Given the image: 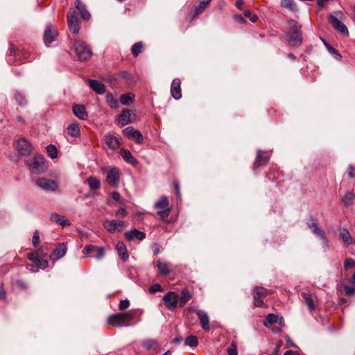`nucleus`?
<instances>
[{"label":"nucleus","instance_id":"nucleus-1","mask_svg":"<svg viewBox=\"0 0 355 355\" xmlns=\"http://www.w3.org/2000/svg\"><path fill=\"white\" fill-rule=\"evenodd\" d=\"M290 31L286 33V40L293 46H299L302 43L301 26L295 20L288 22Z\"/></svg>","mask_w":355,"mask_h":355},{"label":"nucleus","instance_id":"nucleus-2","mask_svg":"<svg viewBox=\"0 0 355 355\" xmlns=\"http://www.w3.org/2000/svg\"><path fill=\"white\" fill-rule=\"evenodd\" d=\"M26 166L31 173L40 174L47 169L45 159L40 155H35L26 161Z\"/></svg>","mask_w":355,"mask_h":355},{"label":"nucleus","instance_id":"nucleus-3","mask_svg":"<svg viewBox=\"0 0 355 355\" xmlns=\"http://www.w3.org/2000/svg\"><path fill=\"white\" fill-rule=\"evenodd\" d=\"M133 318L134 314L130 311L120 312L110 315L107 318V322L115 327H127L129 324L125 322H130Z\"/></svg>","mask_w":355,"mask_h":355},{"label":"nucleus","instance_id":"nucleus-4","mask_svg":"<svg viewBox=\"0 0 355 355\" xmlns=\"http://www.w3.org/2000/svg\"><path fill=\"white\" fill-rule=\"evenodd\" d=\"M73 47L76 55L79 60L85 61L89 58L92 52L88 45L83 41L75 40L73 42Z\"/></svg>","mask_w":355,"mask_h":355},{"label":"nucleus","instance_id":"nucleus-5","mask_svg":"<svg viewBox=\"0 0 355 355\" xmlns=\"http://www.w3.org/2000/svg\"><path fill=\"white\" fill-rule=\"evenodd\" d=\"M155 207L158 209L157 214L162 219H166L168 217L171 212V208L169 207V201L166 196H161L155 204Z\"/></svg>","mask_w":355,"mask_h":355},{"label":"nucleus","instance_id":"nucleus-6","mask_svg":"<svg viewBox=\"0 0 355 355\" xmlns=\"http://www.w3.org/2000/svg\"><path fill=\"white\" fill-rule=\"evenodd\" d=\"M306 225L312 233L318 236L322 239L324 247L327 248L328 246V239L324 231L319 226L317 219L311 217L310 222H307Z\"/></svg>","mask_w":355,"mask_h":355},{"label":"nucleus","instance_id":"nucleus-7","mask_svg":"<svg viewBox=\"0 0 355 355\" xmlns=\"http://www.w3.org/2000/svg\"><path fill=\"white\" fill-rule=\"evenodd\" d=\"M84 254L98 260L101 259L105 255V250L103 247H97L93 245H87L83 250Z\"/></svg>","mask_w":355,"mask_h":355},{"label":"nucleus","instance_id":"nucleus-8","mask_svg":"<svg viewBox=\"0 0 355 355\" xmlns=\"http://www.w3.org/2000/svg\"><path fill=\"white\" fill-rule=\"evenodd\" d=\"M36 184L41 189L48 191H55L58 188V185L55 180L44 178L37 179Z\"/></svg>","mask_w":355,"mask_h":355},{"label":"nucleus","instance_id":"nucleus-9","mask_svg":"<svg viewBox=\"0 0 355 355\" xmlns=\"http://www.w3.org/2000/svg\"><path fill=\"white\" fill-rule=\"evenodd\" d=\"M268 292L266 288L263 287H255L253 291V299L254 304L256 306H261L263 304V299L266 297Z\"/></svg>","mask_w":355,"mask_h":355},{"label":"nucleus","instance_id":"nucleus-10","mask_svg":"<svg viewBox=\"0 0 355 355\" xmlns=\"http://www.w3.org/2000/svg\"><path fill=\"white\" fill-rule=\"evenodd\" d=\"M67 22L69 30L75 34L79 32V24L78 17L76 16V10L70 9L67 15Z\"/></svg>","mask_w":355,"mask_h":355},{"label":"nucleus","instance_id":"nucleus-11","mask_svg":"<svg viewBox=\"0 0 355 355\" xmlns=\"http://www.w3.org/2000/svg\"><path fill=\"white\" fill-rule=\"evenodd\" d=\"M120 175L117 168L114 167L107 171L106 181L112 187H117L119 184Z\"/></svg>","mask_w":355,"mask_h":355},{"label":"nucleus","instance_id":"nucleus-12","mask_svg":"<svg viewBox=\"0 0 355 355\" xmlns=\"http://www.w3.org/2000/svg\"><path fill=\"white\" fill-rule=\"evenodd\" d=\"M178 300V295L172 291L167 293L163 297L166 306L170 310H173L176 308Z\"/></svg>","mask_w":355,"mask_h":355},{"label":"nucleus","instance_id":"nucleus-13","mask_svg":"<svg viewBox=\"0 0 355 355\" xmlns=\"http://www.w3.org/2000/svg\"><path fill=\"white\" fill-rule=\"evenodd\" d=\"M329 21L335 30H336L338 32L343 35H348L349 32L347 26L343 23H342L336 17H335L332 14L329 15Z\"/></svg>","mask_w":355,"mask_h":355},{"label":"nucleus","instance_id":"nucleus-14","mask_svg":"<svg viewBox=\"0 0 355 355\" xmlns=\"http://www.w3.org/2000/svg\"><path fill=\"white\" fill-rule=\"evenodd\" d=\"M123 221L120 220H105L103 227L110 232L114 233L116 231L121 232L123 227Z\"/></svg>","mask_w":355,"mask_h":355},{"label":"nucleus","instance_id":"nucleus-15","mask_svg":"<svg viewBox=\"0 0 355 355\" xmlns=\"http://www.w3.org/2000/svg\"><path fill=\"white\" fill-rule=\"evenodd\" d=\"M123 132L126 137L135 140L138 144H141L143 141V136L139 130H135L131 126L124 129Z\"/></svg>","mask_w":355,"mask_h":355},{"label":"nucleus","instance_id":"nucleus-16","mask_svg":"<svg viewBox=\"0 0 355 355\" xmlns=\"http://www.w3.org/2000/svg\"><path fill=\"white\" fill-rule=\"evenodd\" d=\"M17 149L21 155L28 156L32 152V146L26 139L21 138L17 141Z\"/></svg>","mask_w":355,"mask_h":355},{"label":"nucleus","instance_id":"nucleus-17","mask_svg":"<svg viewBox=\"0 0 355 355\" xmlns=\"http://www.w3.org/2000/svg\"><path fill=\"white\" fill-rule=\"evenodd\" d=\"M135 118V114L131 113V111L125 109L122 111L121 114L119 118V123L122 125H127L133 122Z\"/></svg>","mask_w":355,"mask_h":355},{"label":"nucleus","instance_id":"nucleus-18","mask_svg":"<svg viewBox=\"0 0 355 355\" xmlns=\"http://www.w3.org/2000/svg\"><path fill=\"white\" fill-rule=\"evenodd\" d=\"M58 36V31L53 26H49L46 28L44 33V41L46 44L53 42Z\"/></svg>","mask_w":355,"mask_h":355},{"label":"nucleus","instance_id":"nucleus-19","mask_svg":"<svg viewBox=\"0 0 355 355\" xmlns=\"http://www.w3.org/2000/svg\"><path fill=\"white\" fill-rule=\"evenodd\" d=\"M87 83L89 87L98 94H104L105 92V85L97 80L87 79Z\"/></svg>","mask_w":355,"mask_h":355},{"label":"nucleus","instance_id":"nucleus-20","mask_svg":"<svg viewBox=\"0 0 355 355\" xmlns=\"http://www.w3.org/2000/svg\"><path fill=\"white\" fill-rule=\"evenodd\" d=\"M125 238L128 241H132L137 239L142 241L146 237V234L144 232L139 231L137 229H132L130 231H127L124 234Z\"/></svg>","mask_w":355,"mask_h":355},{"label":"nucleus","instance_id":"nucleus-21","mask_svg":"<svg viewBox=\"0 0 355 355\" xmlns=\"http://www.w3.org/2000/svg\"><path fill=\"white\" fill-rule=\"evenodd\" d=\"M180 83L179 78L174 79L171 83V94L175 100H179L182 97Z\"/></svg>","mask_w":355,"mask_h":355},{"label":"nucleus","instance_id":"nucleus-22","mask_svg":"<svg viewBox=\"0 0 355 355\" xmlns=\"http://www.w3.org/2000/svg\"><path fill=\"white\" fill-rule=\"evenodd\" d=\"M197 315L200 320V325L205 330L209 329V318L206 312L202 310L197 311Z\"/></svg>","mask_w":355,"mask_h":355},{"label":"nucleus","instance_id":"nucleus-23","mask_svg":"<svg viewBox=\"0 0 355 355\" xmlns=\"http://www.w3.org/2000/svg\"><path fill=\"white\" fill-rule=\"evenodd\" d=\"M120 155L124 161L132 166H136L138 163L136 158L133 157L131 152L129 150L121 149L120 150Z\"/></svg>","mask_w":355,"mask_h":355},{"label":"nucleus","instance_id":"nucleus-24","mask_svg":"<svg viewBox=\"0 0 355 355\" xmlns=\"http://www.w3.org/2000/svg\"><path fill=\"white\" fill-rule=\"evenodd\" d=\"M67 252V247L64 243H60L53 250L51 258L52 259H59L63 257Z\"/></svg>","mask_w":355,"mask_h":355},{"label":"nucleus","instance_id":"nucleus-25","mask_svg":"<svg viewBox=\"0 0 355 355\" xmlns=\"http://www.w3.org/2000/svg\"><path fill=\"white\" fill-rule=\"evenodd\" d=\"M73 114L80 119L85 120L87 118V113L83 105H74L73 106Z\"/></svg>","mask_w":355,"mask_h":355},{"label":"nucleus","instance_id":"nucleus-26","mask_svg":"<svg viewBox=\"0 0 355 355\" xmlns=\"http://www.w3.org/2000/svg\"><path fill=\"white\" fill-rule=\"evenodd\" d=\"M283 322V318H279L277 315L269 313L267 315L266 320L263 321V324L266 327H268L275 323H278L282 325Z\"/></svg>","mask_w":355,"mask_h":355},{"label":"nucleus","instance_id":"nucleus-27","mask_svg":"<svg viewBox=\"0 0 355 355\" xmlns=\"http://www.w3.org/2000/svg\"><path fill=\"white\" fill-rule=\"evenodd\" d=\"M75 6L83 19L88 20L90 18L91 15L89 12L86 10L85 5L80 0L75 1Z\"/></svg>","mask_w":355,"mask_h":355},{"label":"nucleus","instance_id":"nucleus-28","mask_svg":"<svg viewBox=\"0 0 355 355\" xmlns=\"http://www.w3.org/2000/svg\"><path fill=\"white\" fill-rule=\"evenodd\" d=\"M116 248L120 258L124 261H126L129 256L123 242L119 241L116 244Z\"/></svg>","mask_w":355,"mask_h":355},{"label":"nucleus","instance_id":"nucleus-29","mask_svg":"<svg viewBox=\"0 0 355 355\" xmlns=\"http://www.w3.org/2000/svg\"><path fill=\"white\" fill-rule=\"evenodd\" d=\"M105 142L106 145L112 150H115L119 146L118 139L111 135L105 137Z\"/></svg>","mask_w":355,"mask_h":355},{"label":"nucleus","instance_id":"nucleus-30","mask_svg":"<svg viewBox=\"0 0 355 355\" xmlns=\"http://www.w3.org/2000/svg\"><path fill=\"white\" fill-rule=\"evenodd\" d=\"M50 220L53 222L60 224L62 227L70 225L69 220H67L64 216H60L57 213H53L51 215Z\"/></svg>","mask_w":355,"mask_h":355},{"label":"nucleus","instance_id":"nucleus-31","mask_svg":"<svg viewBox=\"0 0 355 355\" xmlns=\"http://www.w3.org/2000/svg\"><path fill=\"white\" fill-rule=\"evenodd\" d=\"M156 266L158 268L159 272L162 275H167L171 272L169 266L167 263L162 262L158 260L156 261Z\"/></svg>","mask_w":355,"mask_h":355},{"label":"nucleus","instance_id":"nucleus-32","mask_svg":"<svg viewBox=\"0 0 355 355\" xmlns=\"http://www.w3.org/2000/svg\"><path fill=\"white\" fill-rule=\"evenodd\" d=\"M181 297L178 300L180 306H183L191 299V295L187 289H183Z\"/></svg>","mask_w":355,"mask_h":355},{"label":"nucleus","instance_id":"nucleus-33","mask_svg":"<svg viewBox=\"0 0 355 355\" xmlns=\"http://www.w3.org/2000/svg\"><path fill=\"white\" fill-rule=\"evenodd\" d=\"M301 295L303 297L305 303L307 304L309 309L311 311L314 310L315 306H314V303H313V300L311 294L309 293L303 292V293H302Z\"/></svg>","mask_w":355,"mask_h":355},{"label":"nucleus","instance_id":"nucleus-34","mask_svg":"<svg viewBox=\"0 0 355 355\" xmlns=\"http://www.w3.org/2000/svg\"><path fill=\"white\" fill-rule=\"evenodd\" d=\"M355 199V195L352 191H348L342 198V202L345 207H349L352 205L354 200Z\"/></svg>","mask_w":355,"mask_h":355},{"label":"nucleus","instance_id":"nucleus-35","mask_svg":"<svg viewBox=\"0 0 355 355\" xmlns=\"http://www.w3.org/2000/svg\"><path fill=\"white\" fill-rule=\"evenodd\" d=\"M280 5L282 8L288 9L293 12L297 10V6L293 0H282Z\"/></svg>","mask_w":355,"mask_h":355},{"label":"nucleus","instance_id":"nucleus-36","mask_svg":"<svg viewBox=\"0 0 355 355\" xmlns=\"http://www.w3.org/2000/svg\"><path fill=\"white\" fill-rule=\"evenodd\" d=\"M142 347L148 350H155L158 347V343L155 340L149 339L142 343Z\"/></svg>","mask_w":355,"mask_h":355},{"label":"nucleus","instance_id":"nucleus-37","mask_svg":"<svg viewBox=\"0 0 355 355\" xmlns=\"http://www.w3.org/2000/svg\"><path fill=\"white\" fill-rule=\"evenodd\" d=\"M340 237L343 239V242L347 245H349L352 243V238L346 229H343L340 233Z\"/></svg>","mask_w":355,"mask_h":355},{"label":"nucleus","instance_id":"nucleus-38","mask_svg":"<svg viewBox=\"0 0 355 355\" xmlns=\"http://www.w3.org/2000/svg\"><path fill=\"white\" fill-rule=\"evenodd\" d=\"M257 159H259V162H261L259 164H257V166L261 164H266L269 159L268 153L259 150L257 152ZM254 165L257 166V163Z\"/></svg>","mask_w":355,"mask_h":355},{"label":"nucleus","instance_id":"nucleus-39","mask_svg":"<svg viewBox=\"0 0 355 355\" xmlns=\"http://www.w3.org/2000/svg\"><path fill=\"white\" fill-rule=\"evenodd\" d=\"M211 0H200L199 5L195 8V15H198L207 7Z\"/></svg>","mask_w":355,"mask_h":355},{"label":"nucleus","instance_id":"nucleus-40","mask_svg":"<svg viewBox=\"0 0 355 355\" xmlns=\"http://www.w3.org/2000/svg\"><path fill=\"white\" fill-rule=\"evenodd\" d=\"M87 183L89 188L92 190L98 189L101 187L100 181L95 177H89L87 179Z\"/></svg>","mask_w":355,"mask_h":355},{"label":"nucleus","instance_id":"nucleus-41","mask_svg":"<svg viewBox=\"0 0 355 355\" xmlns=\"http://www.w3.org/2000/svg\"><path fill=\"white\" fill-rule=\"evenodd\" d=\"M135 96L131 93L122 94L120 98V101L123 105H127L134 101Z\"/></svg>","mask_w":355,"mask_h":355},{"label":"nucleus","instance_id":"nucleus-42","mask_svg":"<svg viewBox=\"0 0 355 355\" xmlns=\"http://www.w3.org/2000/svg\"><path fill=\"white\" fill-rule=\"evenodd\" d=\"M67 132L69 135L76 137L80 135V128L78 125L73 123L68 126Z\"/></svg>","mask_w":355,"mask_h":355},{"label":"nucleus","instance_id":"nucleus-43","mask_svg":"<svg viewBox=\"0 0 355 355\" xmlns=\"http://www.w3.org/2000/svg\"><path fill=\"white\" fill-rule=\"evenodd\" d=\"M106 101H107V104L112 107V108H114V109H116L119 106V102H118V100L116 99L114 96L112 95V94H107L106 95Z\"/></svg>","mask_w":355,"mask_h":355},{"label":"nucleus","instance_id":"nucleus-44","mask_svg":"<svg viewBox=\"0 0 355 355\" xmlns=\"http://www.w3.org/2000/svg\"><path fill=\"white\" fill-rule=\"evenodd\" d=\"M340 291L345 295H353L355 294V287L349 286L346 284L340 286Z\"/></svg>","mask_w":355,"mask_h":355},{"label":"nucleus","instance_id":"nucleus-45","mask_svg":"<svg viewBox=\"0 0 355 355\" xmlns=\"http://www.w3.org/2000/svg\"><path fill=\"white\" fill-rule=\"evenodd\" d=\"M46 152L48 155L52 158H56L58 156V150L55 146L50 144L46 147Z\"/></svg>","mask_w":355,"mask_h":355},{"label":"nucleus","instance_id":"nucleus-46","mask_svg":"<svg viewBox=\"0 0 355 355\" xmlns=\"http://www.w3.org/2000/svg\"><path fill=\"white\" fill-rule=\"evenodd\" d=\"M198 343V339L194 336H189L187 337L184 341V344L190 347L197 346Z\"/></svg>","mask_w":355,"mask_h":355},{"label":"nucleus","instance_id":"nucleus-47","mask_svg":"<svg viewBox=\"0 0 355 355\" xmlns=\"http://www.w3.org/2000/svg\"><path fill=\"white\" fill-rule=\"evenodd\" d=\"M323 42H324V45H325V46L327 47V49L328 51H329L330 53H331V54L334 55H335V57H336V58L337 60H340V59H341L342 56H341V55L338 53V51L336 49H335L334 48H333L332 46H330L328 43H327L324 40H323Z\"/></svg>","mask_w":355,"mask_h":355},{"label":"nucleus","instance_id":"nucleus-48","mask_svg":"<svg viewBox=\"0 0 355 355\" xmlns=\"http://www.w3.org/2000/svg\"><path fill=\"white\" fill-rule=\"evenodd\" d=\"M142 48L143 44L141 42H137L132 46L131 51L134 57H137L139 55V53L141 51Z\"/></svg>","mask_w":355,"mask_h":355},{"label":"nucleus","instance_id":"nucleus-49","mask_svg":"<svg viewBox=\"0 0 355 355\" xmlns=\"http://www.w3.org/2000/svg\"><path fill=\"white\" fill-rule=\"evenodd\" d=\"M15 98L19 105L26 103V96L21 92H17L15 95Z\"/></svg>","mask_w":355,"mask_h":355},{"label":"nucleus","instance_id":"nucleus-50","mask_svg":"<svg viewBox=\"0 0 355 355\" xmlns=\"http://www.w3.org/2000/svg\"><path fill=\"white\" fill-rule=\"evenodd\" d=\"M35 265L41 269H45L48 267L49 262L47 260L40 257Z\"/></svg>","mask_w":355,"mask_h":355},{"label":"nucleus","instance_id":"nucleus-51","mask_svg":"<svg viewBox=\"0 0 355 355\" xmlns=\"http://www.w3.org/2000/svg\"><path fill=\"white\" fill-rule=\"evenodd\" d=\"M228 355H237V345L234 341L231 343V347L227 349Z\"/></svg>","mask_w":355,"mask_h":355},{"label":"nucleus","instance_id":"nucleus-52","mask_svg":"<svg viewBox=\"0 0 355 355\" xmlns=\"http://www.w3.org/2000/svg\"><path fill=\"white\" fill-rule=\"evenodd\" d=\"M32 243L35 247H37L40 243V234L37 230L35 231L32 238Z\"/></svg>","mask_w":355,"mask_h":355},{"label":"nucleus","instance_id":"nucleus-53","mask_svg":"<svg viewBox=\"0 0 355 355\" xmlns=\"http://www.w3.org/2000/svg\"><path fill=\"white\" fill-rule=\"evenodd\" d=\"M355 266V260L352 259H347L344 263V269L348 270L349 268Z\"/></svg>","mask_w":355,"mask_h":355},{"label":"nucleus","instance_id":"nucleus-54","mask_svg":"<svg viewBox=\"0 0 355 355\" xmlns=\"http://www.w3.org/2000/svg\"><path fill=\"white\" fill-rule=\"evenodd\" d=\"M129 306H130L129 300H127V299L123 300H121L120 302H119V309L120 310H125L127 308H128Z\"/></svg>","mask_w":355,"mask_h":355},{"label":"nucleus","instance_id":"nucleus-55","mask_svg":"<svg viewBox=\"0 0 355 355\" xmlns=\"http://www.w3.org/2000/svg\"><path fill=\"white\" fill-rule=\"evenodd\" d=\"M244 15L247 17H249L250 20L252 21V22H255L257 21L258 19V17L257 15L255 14H253L252 15L251 12L249 11V10H245L244 12Z\"/></svg>","mask_w":355,"mask_h":355},{"label":"nucleus","instance_id":"nucleus-56","mask_svg":"<svg viewBox=\"0 0 355 355\" xmlns=\"http://www.w3.org/2000/svg\"><path fill=\"white\" fill-rule=\"evenodd\" d=\"M127 215V211L124 208H120L115 213V216L117 218H124Z\"/></svg>","mask_w":355,"mask_h":355},{"label":"nucleus","instance_id":"nucleus-57","mask_svg":"<svg viewBox=\"0 0 355 355\" xmlns=\"http://www.w3.org/2000/svg\"><path fill=\"white\" fill-rule=\"evenodd\" d=\"M162 291V286L159 284H155L152 285L149 288V291L150 293H155V292Z\"/></svg>","mask_w":355,"mask_h":355},{"label":"nucleus","instance_id":"nucleus-58","mask_svg":"<svg viewBox=\"0 0 355 355\" xmlns=\"http://www.w3.org/2000/svg\"><path fill=\"white\" fill-rule=\"evenodd\" d=\"M28 257L35 264L37 263V261H38V259L40 258V257L38 256V254L37 253H31L28 254Z\"/></svg>","mask_w":355,"mask_h":355},{"label":"nucleus","instance_id":"nucleus-59","mask_svg":"<svg viewBox=\"0 0 355 355\" xmlns=\"http://www.w3.org/2000/svg\"><path fill=\"white\" fill-rule=\"evenodd\" d=\"M355 168L352 165H349L347 174L349 178H354L355 176Z\"/></svg>","mask_w":355,"mask_h":355},{"label":"nucleus","instance_id":"nucleus-60","mask_svg":"<svg viewBox=\"0 0 355 355\" xmlns=\"http://www.w3.org/2000/svg\"><path fill=\"white\" fill-rule=\"evenodd\" d=\"M111 198L116 201H119L121 198V196L119 192L114 191L111 193Z\"/></svg>","mask_w":355,"mask_h":355},{"label":"nucleus","instance_id":"nucleus-61","mask_svg":"<svg viewBox=\"0 0 355 355\" xmlns=\"http://www.w3.org/2000/svg\"><path fill=\"white\" fill-rule=\"evenodd\" d=\"M16 285L23 289H25L27 288L26 283L22 280H17L16 282Z\"/></svg>","mask_w":355,"mask_h":355},{"label":"nucleus","instance_id":"nucleus-62","mask_svg":"<svg viewBox=\"0 0 355 355\" xmlns=\"http://www.w3.org/2000/svg\"><path fill=\"white\" fill-rule=\"evenodd\" d=\"M174 187H175V193H176V196L178 198L180 197V187H179V184L178 182H174Z\"/></svg>","mask_w":355,"mask_h":355},{"label":"nucleus","instance_id":"nucleus-63","mask_svg":"<svg viewBox=\"0 0 355 355\" xmlns=\"http://www.w3.org/2000/svg\"><path fill=\"white\" fill-rule=\"evenodd\" d=\"M243 4V0H237L236 2V6L239 10H242L243 9V7H242Z\"/></svg>","mask_w":355,"mask_h":355},{"label":"nucleus","instance_id":"nucleus-64","mask_svg":"<svg viewBox=\"0 0 355 355\" xmlns=\"http://www.w3.org/2000/svg\"><path fill=\"white\" fill-rule=\"evenodd\" d=\"M327 1L328 0H317V4L320 8H322Z\"/></svg>","mask_w":355,"mask_h":355}]
</instances>
